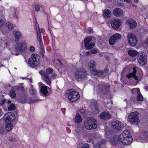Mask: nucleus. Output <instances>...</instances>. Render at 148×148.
Here are the masks:
<instances>
[{"label":"nucleus","instance_id":"nucleus-8","mask_svg":"<svg viewBox=\"0 0 148 148\" xmlns=\"http://www.w3.org/2000/svg\"><path fill=\"white\" fill-rule=\"evenodd\" d=\"M133 72L127 75V77L129 78L132 77L136 80H140L143 76V74L141 71H140L138 73H136V71L134 67H133Z\"/></svg>","mask_w":148,"mask_h":148},{"label":"nucleus","instance_id":"nucleus-39","mask_svg":"<svg viewBox=\"0 0 148 148\" xmlns=\"http://www.w3.org/2000/svg\"><path fill=\"white\" fill-rule=\"evenodd\" d=\"M32 85L31 86V87L30 88V92L32 95H35L36 93V91L35 89L32 87Z\"/></svg>","mask_w":148,"mask_h":148},{"label":"nucleus","instance_id":"nucleus-61","mask_svg":"<svg viewBox=\"0 0 148 148\" xmlns=\"http://www.w3.org/2000/svg\"><path fill=\"white\" fill-rule=\"evenodd\" d=\"M8 103H11V101H8Z\"/></svg>","mask_w":148,"mask_h":148},{"label":"nucleus","instance_id":"nucleus-63","mask_svg":"<svg viewBox=\"0 0 148 148\" xmlns=\"http://www.w3.org/2000/svg\"><path fill=\"white\" fill-rule=\"evenodd\" d=\"M18 54H19V53H15V55H18Z\"/></svg>","mask_w":148,"mask_h":148},{"label":"nucleus","instance_id":"nucleus-10","mask_svg":"<svg viewBox=\"0 0 148 148\" xmlns=\"http://www.w3.org/2000/svg\"><path fill=\"white\" fill-rule=\"evenodd\" d=\"M127 38L128 42L131 46H135L137 43L136 37L133 34L129 33L127 35Z\"/></svg>","mask_w":148,"mask_h":148},{"label":"nucleus","instance_id":"nucleus-41","mask_svg":"<svg viewBox=\"0 0 148 148\" xmlns=\"http://www.w3.org/2000/svg\"><path fill=\"white\" fill-rule=\"evenodd\" d=\"M17 90H21L22 91H25V89L24 88V87L22 86H17L16 87Z\"/></svg>","mask_w":148,"mask_h":148},{"label":"nucleus","instance_id":"nucleus-7","mask_svg":"<svg viewBox=\"0 0 148 148\" xmlns=\"http://www.w3.org/2000/svg\"><path fill=\"white\" fill-rule=\"evenodd\" d=\"M75 76L78 80H85L87 78V74L85 70L81 68L76 71Z\"/></svg>","mask_w":148,"mask_h":148},{"label":"nucleus","instance_id":"nucleus-13","mask_svg":"<svg viewBox=\"0 0 148 148\" xmlns=\"http://www.w3.org/2000/svg\"><path fill=\"white\" fill-rule=\"evenodd\" d=\"M120 34L116 33L112 36L109 40V42L111 45H114L115 42L121 38Z\"/></svg>","mask_w":148,"mask_h":148},{"label":"nucleus","instance_id":"nucleus-30","mask_svg":"<svg viewBox=\"0 0 148 148\" xmlns=\"http://www.w3.org/2000/svg\"><path fill=\"white\" fill-rule=\"evenodd\" d=\"M10 95L12 98H15L16 97V94L14 88H12L10 91Z\"/></svg>","mask_w":148,"mask_h":148},{"label":"nucleus","instance_id":"nucleus-48","mask_svg":"<svg viewBox=\"0 0 148 148\" xmlns=\"http://www.w3.org/2000/svg\"><path fill=\"white\" fill-rule=\"evenodd\" d=\"M57 60L59 62L61 66L62 67H64V65L62 63L60 59H58Z\"/></svg>","mask_w":148,"mask_h":148},{"label":"nucleus","instance_id":"nucleus-21","mask_svg":"<svg viewBox=\"0 0 148 148\" xmlns=\"http://www.w3.org/2000/svg\"><path fill=\"white\" fill-rule=\"evenodd\" d=\"M100 117L101 119H110L111 117V116L108 112H104L100 114Z\"/></svg>","mask_w":148,"mask_h":148},{"label":"nucleus","instance_id":"nucleus-40","mask_svg":"<svg viewBox=\"0 0 148 148\" xmlns=\"http://www.w3.org/2000/svg\"><path fill=\"white\" fill-rule=\"evenodd\" d=\"M40 9V6L39 5L36 4L35 7V11L36 12L39 11Z\"/></svg>","mask_w":148,"mask_h":148},{"label":"nucleus","instance_id":"nucleus-43","mask_svg":"<svg viewBox=\"0 0 148 148\" xmlns=\"http://www.w3.org/2000/svg\"><path fill=\"white\" fill-rule=\"evenodd\" d=\"M78 112L80 113L81 114L83 115L86 112L85 110L83 109H82L78 111Z\"/></svg>","mask_w":148,"mask_h":148},{"label":"nucleus","instance_id":"nucleus-6","mask_svg":"<svg viewBox=\"0 0 148 148\" xmlns=\"http://www.w3.org/2000/svg\"><path fill=\"white\" fill-rule=\"evenodd\" d=\"M95 87L99 88L101 92L103 93H106L109 91L110 86L108 84H105L101 82L100 83L97 81L94 85Z\"/></svg>","mask_w":148,"mask_h":148},{"label":"nucleus","instance_id":"nucleus-5","mask_svg":"<svg viewBox=\"0 0 148 148\" xmlns=\"http://www.w3.org/2000/svg\"><path fill=\"white\" fill-rule=\"evenodd\" d=\"M138 114V112L136 111L131 113L128 116V121L132 124H138L140 122Z\"/></svg>","mask_w":148,"mask_h":148},{"label":"nucleus","instance_id":"nucleus-44","mask_svg":"<svg viewBox=\"0 0 148 148\" xmlns=\"http://www.w3.org/2000/svg\"><path fill=\"white\" fill-rule=\"evenodd\" d=\"M81 148H89V145L87 143H85L83 145Z\"/></svg>","mask_w":148,"mask_h":148},{"label":"nucleus","instance_id":"nucleus-47","mask_svg":"<svg viewBox=\"0 0 148 148\" xmlns=\"http://www.w3.org/2000/svg\"><path fill=\"white\" fill-rule=\"evenodd\" d=\"M57 76V75L55 73H53L51 75V77L53 78H55Z\"/></svg>","mask_w":148,"mask_h":148},{"label":"nucleus","instance_id":"nucleus-56","mask_svg":"<svg viewBox=\"0 0 148 148\" xmlns=\"http://www.w3.org/2000/svg\"><path fill=\"white\" fill-rule=\"evenodd\" d=\"M41 42H42L41 43H40V45L41 47V49L42 50V49H44L43 48V46H41V45L42 44L41 43Z\"/></svg>","mask_w":148,"mask_h":148},{"label":"nucleus","instance_id":"nucleus-18","mask_svg":"<svg viewBox=\"0 0 148 148\" xmlns=\"http://www.w3.org/2000/svg\"><path fill=\"white\" fill-rule=\"evenodd\" d=\"M108 70L107 68L105 69L103 71L95 70V71H92V74L93 75H97L98 76L103 75L104 74L107 73L108 72Z\"/></svg>","mask_w":148,"mask_h":148},{"label":"nucleus","instance_id":"nucleus-58","mask_svg":"<svg viewBox=\"0 0 148 148\" xmlns=\"http://www.w3.org/2000/svg\"><path fill=\"white\" fill-rule=\"evenodd\" d=\"M90 54V53L89 51L87 52L86 53V54L87 56L89 55Z\"/></svg>","mask_w":148,"mask_h":148},{"label":"nucleus","instance_id":"nucleus-9","mask_svg":"<svg viewBox=\"0 0 148 148\" xmlns=\"http://www.w3.org/2000/svg\"><path fill=\"white\" fill-rule=\"evenodd\" d=\"M147 56L146 53L142 52L139 54L137 59L139 64L142 66L145 65L147 62Z\"/></svg>","mask_w":148,"mask_h":148},{"label":"nucleus","instance_id":"nucleus-19","mask_svg":"<svg viewBox=\"0 0 148 148\" xmlns=\"http://www.w3.org/2000/svg\"><path fill=\"white\" fill-rule=\"evenodd\" d=\"M96 63L95 62L91 61L88 64V69L90 71V73H92V71L96 70L95 65Z\"/></svg>","mask_w":148,"mask_h":148},{"label":"nucleus","instance_id":"nucleus-25","mask_svg":"<svg viewBox=\"0 0 148 148\" xmlns=\"http://www.w3.org/2000/svg\"><path fill=\"white\" fill-rule=\"evenodd\" d=\"M138 52L134 50H129L128 51V54L131 56L134 57L136 56Z\"/></svg>","mask_w":148,"mask_h":148},{"label":"nucleus","instance_id":"nucleus-38","mask_svg":"<svg viewBox=\"0 0 148 148\" xmlns=\"http://www.w3.org/2000/svg\"><path fill=\"white\" fill-rule=\"evenodd\" d=\"M53 72V69L51 68H48L46 70V72L47 75H49L51 74Z\"/></svg>","mask_w":148,"mask_h":148},{"label":"nucleus","instance_id":"nucleus-62","mask_svg":"<svg viewBox=\"0 0 148 148\" xmlns=\"http://www.w3.org/2000/svg\"><path fill=\"white\" fill-rule=\"evenodd\" d=\"M42 51L44 52V53H45V50H44V49H42Z\"/></svg>","mask_w":148,"mask_h":148},{"label":"nucleus","instance_id":"nucleus-54","mask_svg":"<svg viewBox=\"0 0 148 148\" xmlns=\"http://www.w3.org/2000/svg\"><path fill=\"white\" fill-rule=\"evenodd\" d=\"M3 114V112L1 110V108H0V116L2 115Z\"/></svg>","mask_w":148,"mask_h":148},{"label":"nucleus","instance_id":"nucleus-12","mask_svg":"<svg viewBox=\"0 0 148 148\" xmlns=\"http://www.w3.org/2000/svg\"><path fill=\"white\" fill-rule=\"evenodd\" d=\"M91 37L87 38L84 40V43L86 48L88 49H90L93 47L95 45L94 42H91Z\"/></svg>","mask_w":148,"mask_h":148},{"label":"nucleus","instance_id":"nucleus-29","mask_svg":"<svg viewBox=\"0 0 148 148\" xmlns=\"http://www.w3.org/2000/svg\"><path fill=\"white\" fill-rule=\"evenodd\" d=\"M43 76L46 79V82L48 85H50L51 83V79L45 73L43 74Z\"/></svg>","mask_w":148,"mask_h":148},{"label":"nucleus","instance_id":"nucleus-64","mask_svg":"<svg viewBox=\"0 0 148 148\" xmlns=\"http://www.w3.org/2000/svg\"><path fill=\"white\" fill-rule=\"evenodd\" d=\"M111 103L112 104L113 103V102H112V101H111Z\"/></svg>","mask_w":148,"mask_h":148},{"label":"nucleus","instance_id":"nucleus-27","mask_svg":"<svg viewBox=\"0 0 148 148\" xmlns=\"http://www.w3.org/2000/svg\"><path fill=\"white\" fill-rule=\"evenodd\" d=\"M75 131L76 132V135L78 137L82 132V129L80 126H78Z\"/></svg>","mask_w":148,"mask_h":148},{"label":"nucleus","instance_id":"nucleus-52","mask_svg":"<svg viewBox=\"0 0 148 148\" xmlns=\"http://www.w3.org/2000/svg\"><path fill=\"white\" fill-rule=\"evenodd\" d=\"M123 2H126L127 3H130V0H121Z\"/></svg>","mask_w":148,"mask_h":148},{"label":"nucleus","instance_id":"nucleus-53","mask_svg":"<svg viewBox=\"0 0 148 148\" xmlns=\"http://www.w3.org/2000/svg\"><path fill=\"white\" fill-rule=\"evenodd\" d=\"M99 55L100 57H102L103 55V52H101L99 54Z\"/></svg>","mask_w":148,"mask_h":148},{"label":"nucleus","instance_id":"nucleus-59","mask_svg":"<svg viewBox=\"0 0 148 148\" xmlns=\"http://www.w3.org/2000/svg\"><path fill=\"white\" fill-rule=\"evenodd\" d=\"M145 90L147 91L148 90V86H146L145 87Z\"/></svg>","mask_w":148,"mask_h":148},{"label":"nucleus","instance_id":"nucleus-20","mask_svg":"<svg viewBox=\"0 0 148 148\" xmlns=\"http://www.w3.org/2000/svg\"><path fill=\"white\" fill-rule=\"evenodd\" d=\"M111 125L113 129L117 130H119L121 128V123L118 121H112Z\"/></svg>","mask_w":148,"mask_h":148},{"label":"nucleus","instance_id":"nucleus-4","mask_svg":"<svg viewBox=\"0 0 148 148\" xmlns=\"http://www.w3.org/2000/svg\"><path fill=\"white\" fill-rule=\"evenodd\" d=\"M31 57L28 61V63L30 64L31 67L33 68L39 64L40 58L38 55L36 54H32Z\"/></svg>","mask_w":148,"mask_h":148},{"label":"nucleus","instance_id":"nucleus-32","mask_svg":"<svg viewBox=\"0 0 148 148\" xmlns=\"http://www.w3.org/2000/svg\"><path fill=\"white\" fill-rule=\"evenodd\" d=\"M106 143V140L104 139H102L100 143H97L96 145V147L97 148H100L101 145L104 144Z\"/></svg>","mask_w":148,"mask_h":148},{"label":"nucleus","instance_id":"nucleus-11","mask_svg":"<svg viewBox=\"0 0 148 148\" xmlns=\"http://www.w3.org/2000/svg\"><path fill=\"white\" fill-rule=\"evenodd\" d=\"M27 49V46L25 42L19 43L16 44L15 51L16 52H23Z\"/></svg>","mask_w":148,"mask_h":148},{"label":"nucleus","instance_id":"nucleus-51","mask_svg":"<svg viewBox=\"0 0 148 148\" xmlns=\"http://www.w3.org/2000/svg\"><path fill=\"white\" fill-rule=\"evenodd\" d=\"M4 23L3 21L2 20H0V26H1Z\"/></svg>","mask_w":148,"mask_h":148},{"label":"nucleus","instance_id":"nucleus-36","mask_svg":"<svg viewBox=\"0 0 148 148\" xmlns=\"http://www.w3.org/2000/svg\"><path fill=\"white\" fill-rule=\"evenodd\" d=\"M6 25L8 26V29L10 30H12L13 28L12 24L10 22H7L6 23Z\"/></svg>","mask_w":148,"mask_h":148},{"label":"nucleus","instance_id":"nucleus-37","mask_svg":"<svg viewBox=\"0 0 148 148\" xmlns=\"http://www.w3.org/2000/svg\"><path fill=\"white\" fill-rule=\"evenodd\" d=\"M137 100L139 101H141L143 100V98L142 95L141 94L140 92L137 94Z\"/></svg>","mask_w":148,"mask_h":148},{"label":"nucleus","instance_id":"nucleus-15","mask_svg":"<svg viewBox=\"0 0 148 148\" xmlns=\"http://www.w3.org/2000/svg\"><path fill=\"white\" fill-rule=\"evenodd\" d=\"M121 21L120 20L114 19L111 22L112 27L115 29H118L121 25Z\"/></svg>","mask_w":148,"mask_h":148},{"label":"nucleus","instance_id":"nucleus-2","mask_svg":"<svg viewBox=\"0 0 148 148\" xmlns=\"http://www.w3.org/2000/svg\"><path fill=\"white\" fill-rule=\"evenodd\" d=\"M84 125L86 129L90 130L96 129L97 127V123L94 118L89 117L84 122Z\"/></svg>","mask_w":148,"mask_h":148},{"label":"nucleus","instance_id":"nucleus-17","mask_svg":"<svg viewBox=\"0 0 148 148\" xmlns=\"http://www.w3.org/2000/svg\"><path fill=\"white\" fill-rule=\"evenodd\" d=\"M35 25L37 33V39L39 43H41L42 41L41 34L38 23H37L36 21V22Z\"/></svg>","mask_w":148,"mask_h":148},{"label":"nucleus","instance_id":"nucleus-57","mask_svg":"<svg viewBox=\"0 0 148 148\" xmlns=\"http://www.w3.org/2000/svg\"><path fill=\"white\" fill-rule=\"evenodd\" d=\"M95 112L96 113H97L98 112H99V110L97 109L96 108L95 109Z\"/></svg>","mask_w":148,"mask_h":148},{"label":"nucleus","instance_id":"nucleus-26","mask_svg":"<svg viewBox=\"0 0 148 148\" xmlns=\"http://www.w3.org/2000/svg\"><path fill=\"white\" fill-rule=\"evenodd\" d=\"M47 86H42L40 89V92L45 96H46L48 92L47 91Z\"/></svg>","mask_w":148,"mask_h":148},{"label":"nucleus","instance_id":"nucleus-35","mask_svg":"<svg viewBox=\"0 0 148 148\" xmlns=\"http://www.w3.org/2000/svg\"><path fill=\"white\" fill-rule=\"evenodd\" d=\"M15 108V105L13 103H12L8 107V110L9 111L14 110Z\"/></svg>","mask_w":148,"mask_h":148},{"label":"nucleus","instance_id":"nucleus-24","mask_svg":"<svg viewBox=\"0 0 148 148\" xmlns=\"http://www.w3.org/2000/svg\"><path fill=\"white\" fill-rule=\"evenodd\" d=\"M13 33L14 34V36L15 37V41L16 42H18V40L21 36V34L16 31H14Z\"/></svg>","mask_w":148,"mask_h":148},{"label":"nucleus","instance_id":"nucleus-14","mask_svg":"<svg viewBox=\"0 0 148 148\" xmlns=\"http://www.w3.org/2000/svg\"><path fill=\"white\" fill-rule=\"evenodd\" d=\"M3 117L4 120L5 121H12L15 119V116L13 113L10 112L5 114Z\"/></svg>","mask_w":148,"mask_h":148},{"label":"nucleus","instance_id":"nucleus-50","mask_svg":"<svg viewBox=\"0 0 148 148\" xmlns=\"http://www.w3.org/2000/svg\"><path fill=\"white\" fill-rule=\"evenodd\" d=\"M29 50L31 51H33L35 50V48L33 46H31L30 47Z\"/></svg>","mask_w":148,"mask_h":148},{"label":"nucleus","instance_id":"nucleus-28","mask_svg":"<svg viewBox=\"0 0 148 148\" xmlns=\"http://www.w3.org/2000/svg\"><path fill=\"white\" fill-rule=\"evenodd\" d=\"M82 121V118L80 115L77 114L75 118V121L76 122L80 123Z\"/></svg>","mask_w":148,"mask_h":148},{"label":"nucleus","instance_id":"nucleus-45","mask_svg":"<svg viewBox=\"0 0 148 148\" xmlns=\"http://www.w3.org/2000/svg\"><path fill=\"white\" fill-rule=\"evenodd\" d=\"M9 140L10 141H11L12 142H14L16 140V139L14 138L12 136L9 137Z\"/></svg>","mask_w":148,"mask_h":148},{"label":"nucleus","instance_id":"nucleus-34","mask_svg":"<svg viewBox=\"0 0 148 148\" xmlns=\"http://www.w3.org/2000/svg\"><path fill=\"white\" fill-rule=\"evenodd\" d=\"M132 93L134 94H138L140 93V91L139 89L138 88H134L132 89Z\"/></svg>","mask_w":148,"mask_h":148},{"label":"nucleus","instance_id":"nucleus-33","mask_svg":"<svg viewBox=\"0 0 148 148\" xmlns=\"http://www.w3.org/2000/svg\"><path fill=\"white\" fill-rule=\"evenodd\" d=\"M36 101H36L35 100H32V99H30L29 100H27V99H26L25 100H23V101H21V102L22 103H23L26 102V103H33Z\"/></svg>","mask_w":148,"mask_h":148},{"label":"nucleus","instance_id":"nucleus-16","mask_svg":"<svg viewBox=\"0 0 148 148\" xmlns=\"http://www.w3.org/2000/svg\"><path fill=\"white\" fill-rule=\"evenodd\" d=\"M113 13L114 15L116 17H120L123 16V12L120 8H115L113 10Z\"/></svg>","mask_w":148,"mask_h":148},{"label":"nucleus","instance_id":"nucleus-49","mask_svg":"<svg viewBox=\"0 0 148 148\" xmlns=\"http://www.w3.org/2000/svg\"><path fill=\"white\" fill-rule=\"evenodd\" d=\"M105 58L106 60L107 61H109L110 60V58L107 55H106L105 56Z\"/></svg>","mask_w":148,"mask_h":148},{"label":"nucleus","instance_id":"nucleus-60","mask_svg":"<svg viewBox=\"0 0 148 148\" xmlns=\"http://www.w3.org/2000/svg\"><path fill=\"white\" fill-rule=\"evenodd\" d=\"M40 74L41 75H43V74L44 73H41V72H40Z\"/></svg>","mask_w":148,"mask_h":148},{"label":"nucleus","instance_id":"nucleus-3","mask_svg":"<svg viewBox=\"0 0 148 148\" xmlns=\"http://www.w3.org/2000/svg\"><path fill=\"white\" fill-rule=\"evenodd\" d=\"M69 100L72 102L77 100L80 97V95L77 92L72 89L69 90L67 91Z\"/></svg>","mask_w":148,"mask_h":148},{"label":"nucleus","instance_id":"nucleus-1","mask_svg":"<svg viewBox=\"0 0 148 148\" xmlns=\"http://www.w3.org/2000/svg\"><path fill=\"white\" fill-rule=\"evenodd\" d=\"M118 140L123 145H128L132 142V138L130 136L129 130H125L118 138Z\"/></svg>","mask_w":148,"mask_h":148},{"label":"nucleus","instance_id":"nucleus-22","mask_svg":"<svg viewBox=\"0 0 148 148\" xmlns=\"http://www.w3.org/2000/svg\"><path fill=\"white\" fill-rule=\"evenodd\" d=\"M111 12L110 10L108 9H106L103 11V17L106 18L110 17L111 16Z\"/></svg>","mask_w":148,"mask_h":148},{"label":"nucleus","instance_id":"nucleus-23","mask_svg":"<svg viewBox=\"0 0 148 148\" xmlns=\"http://www.w3.org/2000/svg\"><path fill=\"white\" fill-rule=\"evenodd\" d=\"M129 23L130 25V27L131 29L135 28L137 26L136 22L134 20H129Z\"/></svg>","mask_w":148,"mask_h":148},{"label":"nucleus","instance_id":"nucleus-42","mask_svg":"<svg viewBox=\"0 0 148 148\" xmlns=\"http://www.w3.org/2000/svg\"><path fill=\"white\" fill-rule=\"evenodd\" d=\"M93 32V29L91 28H88L86 30V32L89 34H91Z\"/></svg>","mask_w":148,"mask_h":148},{"label":"nucleus","instance_id":"nucleus-31","mask_svg":"<svg viewBox=\"0 0 148 148\" xmlns=\"http://www.w3.org/2000/svg\"><path fill=\"white\" fill-rule=\"evenodd\" d=\"M13 127V125L11 123H8L5 126L6 130L8 131H10Z\"/></svg>","mask_w":148,"mask_h":148},{"label":"nucleus","instance_id":"nucleus-55","mask_svg":"<svg viewBox=\"0 0 148 148\" xmlns=\"http://www.w3.org/2000/svg\"><path fill=\"white\" fill-rule=\"evenodd\" d=\"M130 100L131 101H132L133 102H134V97H132L131 98H130Z\"/></svg>","mask_w":148,"mask_h":148},{"label":"nucleus","instance_id":"nucleus-46","mask_svg":"<svg viewBox=\"0 0 148 148\" xmlns=\"http://www.w3.org/2000/svg\"><path fill=\"white\" fill-rule=\"evenodd\" d=\"M97 49H92L91 50L90 52L92 54L96 53L97 52Z\"/></svg>","mask_w":148,"mask_h":148}]
</instances>
